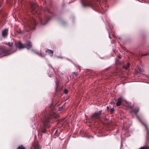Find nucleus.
Instances as JSON below:
<instances>
[{"instance_id":"obj_21","label":"nucleus","mask_w":149,"mask_h":149,"mask_svg":"<svg viewBox=\"0 0 149 149\" xmlns=\"http://www.w3.org/2000/svg\"><path fill=\"white\" fill-rule=\"evenodd\" d=\"M59 132H58V130H56L55 131V133L54 134V136H57L59 135Z\"/></svg>"},{"instance_id":"obj_6","label":"nucleus","mask_w":149,"mask_h":149,"mask_svg":"<svg viewBox=\"0 0 149 149\" xmlns=\"http://www.w3.org/2000/svg\"><path fill=\"white\" fill-rule=\"evenodd\" d=\"M102 111L95 112L91 116V118L92 120H95L101 118L102 114Z\"/></svg>"},{"instance_id":"obj_30","label":"nucleus","mask_w":149,"mask_h":149,"mask_svg":"<svg viewBox=\"0 0 149 149\" xmlns=\"http://www.w3.org/2000/svg\"><path fill=\"white\" fill-rule=\"evenodd\" d=\"M118 57L119 58H121V56H118Z\"/></svg>"},{"instance_id":"obj_11","label":"nucleus","mask_w":149,"mask_h":149,"mask_svg":"<svg viewBox=\"0 0 149 149\" xmlns=\"http://www.w3.org/2000/svg\"><path fill=\"white\" fill-rule=\"evenodd\" d=\"M45 52L48 53L51 56H53L54 53L53 50H50L49 49H47L45 50Z\"/></svg>"},{"instance_id":"obj_13","label":"nucleus","mask_w":149,"mask_h":149,"mask_svg":"<svg viewBox=\"0 0 149 149\" xmlns=\"http://www.w3.org/2000/svg\"><path fill=\"white\" fill-rule=\"evenodd\" d=\"M31 149H39V146L38 145L36 144L33 146Z\"/></svg>"},{"instance_id":"obj_28","label":"nucleus","mask_w":149,"mask_h":149,"mask_svg":"<svg viewBox=\"0 0 149 149\" xmlns=\"http://www.w3.org/2000/svg\"><path fill=\"white\" fill-rule=\"evenodd\" d=\"M47 12H48L49 13H52V12H51L50 11V10L49 9H47Z\"/></svg>"},{"instance_id":"obj_32","label":"nucleus","mask_w":149,"mask_h":149,"mask_svg":"<svg viewBox=\"0 0 149 149\" xmlns=\"http://www.w3.org/2000/svg\"><path fill=\"white\" fill-rule=\"evenodd\" d=\"M52 68L54 70V69L52 67Z\"/></svg>"},{"instance_id":"obj_26","label":"nucleus","mask_w":149,"mask_h":149,"mask_svg":"<svg viewBox=\"0 0 149 149\" xmlns=\"http://www.w3.org/2000/svg\"><path fill=\"white\" fill-rule=\"evenodd\" d=\"M74 74L76 76H77L78 75V73L77 72H74Z\"/></svg>"},{"instance_id":"obj_22","label":"nucleus","mask_w":149,"mask_h":149,"mask_svg":"<svg viewBox=\"0 0 149 149\" xmlns=\"http://www.w3.org/2000/svg\"><path fill=\"white\" fill-rule=\"evenodd\" d=\"M126 106L127 107L131 109H133V107H132L129 104L127 105Z\"/></svg>"},{"instance_id":"obj_10","label":"nucleus","mask_w":149,"mask_h":149,"mask_svg":"<svg viewBox=\"0 0 149 149\" xmlns=\"http://www.w3.org/2000/svg\"><path fill=\"white\" fill-rule=\"evenodd\" d=\"M8 30L7 29H5L3 30L2 32V35L3 37H5L7 36L8 34Z\"/></svg>"},{"instance_id":"obj_15","label":"nucleus","mask_w":149,"mask_h":149,"mask_svg":"<svg viewBox=\"0 0 149 149\" xmlns=\"http://www.w3.org/2000/svg\"><path fill=\"white\" fill-rule=\"evenodd\" d=\"M130 66V64L129 63H128L126 65H123V68L125 69H127Z\"/></svg>"},{"instance_id":"obj_8","label":"nucleus","mask_w":149,"mask_h":149,"mask_svg":"<svg viewBox=\"0 0 149 149\" xmlns=\"http://www.w3.org/2000/svg\"><path fill=\"white\" fill-rule=\"evenodd\" d=\"M39 19L40 22L42 25L45 24L49 20L47 17L45 18L43 20L42 19L40 18L39 17Z\"/></svg>"},{"instance_id":"obj_19","label":"nucleus","mask_w":149,"mask_h":149,"mask_svg":"<svg viewBox=\"0 0 149 149\" xmlns=\"http://www.w3.org/2000/svg\"><path fill=\"white\" fill-rule=\"evenodd\" d=\"M17 149H26V148L23 145H21L19 146Z\"/></svg>"},{"instance_id":"obj_20","label":"nucleus","mask_w":149,"mask_h":149,"mask_svg":"<svg viewBox=\"0 0 149 149\" xmlns=\"http://www.w3.org/2000/svg\"><path fill=\"white\" fill-rule=\"evenodd\" d=\"M64 108H65V106L64 105L62 106L61 107L59 108L58 110L59 111H62L64 109Z\"/></svg>"},{"instance_id":"obj_12","label":"nucleus","mask_w":149,"mask_h":149,"mask_svg":"<svg viewBox=\"0 0 149 149\" xmlns=\"http://www.w3.org/2000/svg\"><path fill=\"white\" fill-rule=\"evenodd\" d=\"M122 102V98L121 97H120L118 99V100L116 103V105L117 106H120Z\"/></svg>"},{"instance_id":"obj_31","label":"nucleus","mask_w":149,"mask_h":149,"mask_svg":"<svg viewBox=\"0 0 149 149\" xmlns=\"http://www.w3.org/2000/svg\"><path fill=\"white\" fill-rule=\"evenodd\" d=\"M145 127H146V130H147L148 129H147V127L146 125H145Z\"/></svg>"},{"instance_id":"obj_2","label":"nucleus","mask_w":149,"mask_h":149,"mask_svg":"<svg viewBox=\"0 0 149 149\" xmlns=\"http://www.w3.org/2000/svg\"><path fill=\"white\" fill-rule=\"evenodd\" d=\"M95 2L100 3L101 1L100 0H94L92 1H90L88 0H82L81 1V3L84 7H91L93 9H94L97 6V5L95 3Z\"/></svg>"},{"instance_id":"obj_24","label":"nucleus","mask_w":149,"mask_h":149,"mask_svg":"<svg viewBox=\"0 0 149 149\" xmlns=\"http://www.w3.org/2000/svg\"><path fill=\"white\" fill-rule=\"evenodd\" d=\"M64 92L65 94H67L68 93V90L65 89L64 90Z\"/></svg>"},{"instance_id":"obj_1","label":"nucleus","mask_w":149,"mask_h":149,"mask_svg":"<svg viewBox=\"0 0 149 149\" xmlns=\"http://www.w3.org/2000/svg\"><path fill=\"white\" fill-rule=\"evenodd\" d=\"M55 108L52 105L49 107L46 108L45 110L42 115L44 116L42 121V126L43 128L41 130V132L43 133H45L46 129L50 127V120L53 118L56 119L58 117V115L55 112Z\"/></svg>"},{"instance_id":"obj_18","label":"nucleus","mask_w":149,"mask_h":149,"mask_svg":"<svg viewBox=\"0 0 149 149\" xmlns=\"http://www.w3.org/2000/svg\"><path fill=\"white\" fill-rule=\"evenodd\" d=\"M138 70L139 71V72L140 73H143V72L144 71L143 70V69L141 68L140 67L138 68Z\"/></svg>"},{"instance_id":"obj_5","label":"nucleus","mask_w":149,"mask_h":149,"mask_svg":"<svg viewBox=\"0 0 149 149\" xmlns=\"http://www.w3.org/2000/svg\"><path fill=\"white\" fill-rule=\"evenodd\" d=\"M16 47L13 46V43L10 44V53L15 52L16 51V48L18 47L19 49L25 48L24 44H22L21 42H18L15 43Z\"/></svg>"},{"instance_id":"obj_25","label":"nucleus","mask_w":149,"mask_h":149,"mask_svg":"<svg viewBox=\"0 0 149 149\" xmlns=\"http://www.w3.org/2000/svg\"><path fill=\"white\" fill-rule=\"evenodd\" d=\"M107 111H110V108L109 107L107 106Z\"/></svg>"},{"instance_id":"obj_9","label":"nucleus","mask_w":149,"mask_h":149,"mask_svg":"<svg viewBox=\"0 0 149 149\" xmlns=\"http://www.w3.org/2000/svg\"><path fill=\"white\" fill-rule=\"evenodd\" d=\"M25 48H27L28 49H31L32 47V45L31 42L28 41L26 42L24 44Z\"/></svg>"},{"instance_id":"obj_3","label":"nucleus","mask_w":149,"mask_h":149,"mask_svg":"<svg viewBox=\"0 0 149 149\" xmlns=\"http://www.w3.org/2000/svg\"><path fill=\"white\" fill-rule=\"evenodd\" d=\"M36 25L35 19L34 18H31L25 24L26 29L27 31H29L34 29Z\"/></svg>"},{"instance_id":"obj_4","label":"nucleus","mask_w":149,"mask_h":149,"mask_svg":"<svg viewBox=\"0 0 149 149\" xmlns=\"http://www.w3.org/2000/svg\"><path fill=\"white\" fill-rule=\"evenodd\" d=\"M9 55V48L3 45L0 46V58Z\"/></svg>"},{"instance_id":"obj_23","label":"nucleus","mask_w":149,"mask_h":149,"mask_svg":"<svg viewBox=\"0 0 149 149\" xmlns=\"http://www.w3.org/2000/svg\"><path fill=\"white\" fill-rule=\"evenodd\" d=\"M114 109L113 108L112 109H111L110 110V112L111 113H112L114 111Z\"/></svg>"},{"instance_id":"obj_17","label":"nucleus","mask_w":149,"mask_h":149,"mask_svg":"<svg viewBox=\"0 0 149 149\" xmlns=\"http://www.w3.org/2000/svg\"><path fill=\"white\" fill-rule=\"evenodd\" d=\"M139 149H149V146H145L141 147Z\"/></svg>"},{"instance_id":"obj_27","label":"nucleus","mask_w":149,"mask_h":149,"mask_svg":"<svg viewBox=\"0 0 149 149\" xmlns=\"http://www.w3.org/2000/svg\"><path fill=\"white\" fill-rule=\"evenodd\" d=\"M4 44L8 45L9 47V42H8V43H5Z\"/></svg>"},{"instance_id":"obj_7","label":"nucleus","mask_w":149,"mask_h":149,"mask_svg":"<svg viewBox=\"0 0 149 149\" xmlns=\"http://www.w3.org/2000/svg\"><path fill=\"white\" fill-rule=\"evenodd\" d=\"M37 6V5L36 3H32L31 5L30 10L31 13L33 14H35L37 13V12L35 10V9Z\"/></svg>"},{"instance_id":"obj_16","label":"nucleus","mask_w":149,"mask_h":149,"mask_svg":"<svg viewBox=\"0 0 149 149\" xmlns=\"http://www.w3.org/2000/svg\"><path fill=\"white\" fill-rule=\"evenodd\" d=\"M139 108L136 107L133 111L134 112L135 114H136L139 111Z\"/></svg>"},{"instance_id":"obj_29","label":"nucleus","mask_w":149,"mask_h":149,"mask_svg":"<svg viewBox=\"0 0 149 149\" xmlns=\"http://www.w3.org/2000/svg\"><path fill=\"white\" fill-rule=\"evenodd\" d=\"M147 55V54H142V56H146V55Z\"/></svg>"},{"instance_id":"obj_14","label":"nucleus","mask_w":149,"mask_h":149,"mask_svg":"<svg viewBox=\"0 0 149 149\" xmlns=\"http://www.w3.org/2000/svg\"><path fill=\"white\" fill-rule=\"evenodd\" d=\"M35 53L38 55L42 57H44L45 56V54H44L42 53L41 52H36Z\"/></svg>"}]
</instances>
